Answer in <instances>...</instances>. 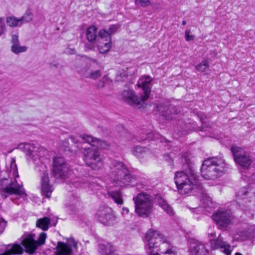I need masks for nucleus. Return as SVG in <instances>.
<instances>
[{"mask_svg": "<svg viewBox=\"0 0 255 255\" xmlns=\"http://www.w3.org/2000/svg\"><path fill=\"white\" fill-rule=\"evenodd\" d=\"M161 137V136L158 133L150 132L145 134L144 133H142L140 135V137L138 138L137 140L139 142H140L146 139L156 140L160 139Z\"/></svg>", "mask_w": 255, "mask_h": 255, "instance_id": "cd10ccee", "label": "nucleus"}, {"mask_svg": "<svg viewBox=\"0 0 255 255\" xmlns=\"http://www.w3.org/2000/svg\"><path fill=\"white\" fill-rule=\"evenodd\" d=\"M79 138L82 139V141L88 143L94 147L106 149L109 146L106 141L89 135H82Z\"/></svg>", "mask_w": 255, "mask_h": 255, "instance_id": "a211bd4d", "label": "nucleus"}, {"mask_svg": "<svg viewBox=\"0 0 255 255\" xmlns=\"http://www.w3.org/2000/svg\"><path fill=\"white\" fill-rule=\"evenodd\" d=\"M96 218L99 222L105 226L113 225L116 221L112 209L106 206L100 207L96 213Z\"/></svg>", "mask_w": 255, "mask_h": 255, "instance_id": "ddd939ff", "label": "nucleus"}, {"mask_svg": "<svg viewBox=\"0 0 255 255\" xmlns=\"http://www.w3.org/2000/svg\"><path fill=\"white\" fill-rule=\"evenodd\" d=\"M209 67V63L207 60L203 61L196 66V69L201 72H204Z\"/></svg>", "mask_w": 255, "mask_h": 255, "instance_id": "c9c22d12", "label": "nucleus"}, {"mask_svg": "<svg viewBox=\"0 0 255 255\" xmlns=\"http://www.w3.org/2000/svg\"><path fill=\"white\" fill-rule=\"evenodd\" d=\"M190 31L189 30H186L185 33V39L186 41H189L193 40L194 36L192 35H190Z\"/></svg>", "mask_w": 255, "mask_h": 255, "instance_id": "37998d69", "label": "nucleus"}, {"mask_svg": "<svg viewBox=\"0 0 255 255\" xmlns=\"http://www.w3.org/2000/svg\"><path fill=\"white\" fill-rule=\"evenodd\" d=\"M107 194L117 204L120 205L123 204V195L120 190H109Z\"/></svg>", "mask_w": 255, "mask_h": 255, "instance_id": "b1692460", "label": "nucleus"}, {"mask_svg": "<svg viewBox=\"0 0 255 255\" xmlns=\"http://www.w3.org/2000/svg\"><path fill=\"white\" fill-rule=\"evenodd\" d=\"M231 151L236 163L244 169H248L253 163L250 153L244 149L236 146H232Z\"/></svg>", "mask_w": 255, "mask_h": 255, "instance_id": "6e6552de", "label": "nucleus"}, {"mask_svg": "<svg viewBox=\"0 0 255 255\" xmlns=\"http://www.w3.org/2000/svg\"><path fill=\"white\" fill-rule=\"evenodd\" d=\"M189 250L190 255H209L206 245L200 242L191 244Z\"/></svg>", "mask_w": 255, "mask_h": 255, "instance_id": "6ab92c4d", "label": "nucleus"}, {"mask_svg": "<svg viewBox=\"0 0 255 255\" xmlns=\"http://www.w3.org/2000/svg\"><path fill=\"white\" fill-rule=\"evenodd\" d=\"M97 29L94 26L89 27L86 31V38L90 42H93L97 36Z\"/></svg>", "mask_w": 255, "mask_h": 255, "instance_id": "c756f323", "label": "nucleus"}, {"mask_svg": "<svg viewBox=\"0 0 255 255\" xmlns=\"http://www.w3.org/2000/svg\"><path fill=\"white\" fill-rule=\"evenodd\" d=\"M118 25H111L107 30L102 29L99 32L98 38H100L106 42H100L98 45L99 51L101 53H105L109 51L111 47V35L115 33L119 29Z\"/></svg>", "mask_w": 255, "mask_h": 255, "instance_id": "9b49d317", "label": "nucleus"}, {"mask_svg": "<svg viewBox=\"0 0 255 255\" xmlns=\"http://www.w3.org/2000/svg\"><path fill=\"white\" fill-rule=\"evenodd\" d=\"M21 24L23 23H28L33 19V13L29 9L26 10L24 14L19 18Z\"/></svg>", "mask_w": 255, "mask_h": 255, "instance_id": "473e14b6", "label": "nucleus"}, {"mask_svg": "<svg viewBox=\"0 0 255 255\" xmlns=\"http://www.w3.org/2000/svg\"><path fill=\"white\" fill-rule=\"evenodd\" d=\"M212 219L219 228L225 230L233 224L235 217L230 210L220 209L213 214Z\"/></svg>", "mask_w": 255, "mask_h": 255, "instance_id": "1a4fd4ad", "label": "nucleus"}, {"mask_svg": "<svg viewBox=\"0 0 255 255\" xmlns=\"http://www.w3.org/2000/svg\"><path fill=\"white\" fill-rule=\"evenodd\" d=\"M6 223L3 219L0 218V235L4 231Z\"/></svg>", "mask_w": 255, "mask_h": 255, "instance_id": "79ce46f5", "label": "nucleus"}, {"mask_svg": "<svg viewBox=\"0 0 255 255\" xmlns=\"http://www.w3.org/2000/svg\"><path fill=\"white\" fill-rule=\"evenodd\" d=\"M35 235L25 234L20 238V243H15L7 245L5 251L0 255H22L23 252L32 254L34 253L37 248L45 243L46 234L42 232L39 236L37 241L34 239Z\"/></svg>", "mask_w": 255, "mask_h": 255, "instance_id": "20e7f679", "label": "nucleus"}, {"mask_svg": "<svg viewBox=\"0 0 255 255\" xmlns=\"http://www.w3.org/2000/svg\"><path fill=\"white\" fill-rule=\"evenodd\" d=\"M110 176L112 182L117 186L125 187L133 180L128 166L123 162L114 160L110 166Z\"/></svg>", "mask_w": 255, "mask_h": 255, "instance_id": "423d86ee", "label": "nucleus"}, {"mask_svg": "<svg viewBox=\"0 0 255 255\" xmlns=\"http://www.w3.org/2000/svg\"><path fill=\"white\" fill-rule=\"evenodd\" d=\"M70 139H71L72 142L75 143H77L79 142V139H78V137L71 136L70 137Z\"/></svg>", "mask_w": 255, "mask_h": 255, "instance_id": "a18cd8bd", "label": "nucleus"}, {"mask_svg": "<svg viewBox=\"0 0 255 255\" xmlns=\"http://www.w3.org/2000/svg\"><path fill=\"white\" fill-rule=\"evenodd\" d=\"M84 159L86 164L94 170L100 169L103 162L98 150L91 146L86 148L84 151Z\"/></svg>", "mask_w": 255, "mask_h": 255, "instance_id": "9d476101", "label": "nucleus"}, {"mask_svg": "<svg viewBox=\"0 0 255 255\" xmlns=\"http://www.w3.org/2000/svg\"><path fill=\"white\" fill-rule=\"evenodd\" d=\"M235 255H243L241 253H236Z\"/></svg>", "mask_w": 255, "mask_h": 255, "instance_id": "603ef678", "label": "nucleus"}, {"mask_svg": "<svg viewBox=\"0 0 255 255\" xmlns=\"http://www.w3.org/2000/svg\"><path fill=\"white\" fill-rule=\"evenodd\" d=\"M145 240V249L148 255H176L174 247L158 231L149 230Z\"/></svg>", "mask_w": 255, "mask_h": 255, "instance_id": "39448f33", "label": "nucleus"}, {"mask_svg": "<svg viewBox=\"0 0 255 255\" xmlns=\"http://www.w3.org/2000/svg\"><path fill=\"white\" fill-rule=\"evenodd\" d=\"M11 41L12 44L19 43L18 36L16 34L12 35Z\"/></svg>", "mask_w": 255, "mask_h": 255, "instance_id": "c03bdc74", "label": "nucleus"}, {"mask_svg": "<svg viewBox=\"0 0 255 255\" xmlns=\"http://www.w3.org/2000/svg\"><path fill=\"white\" fill-rule=\"evenodd\" d=\"M211 246L213 249H220L221 252L226 255H231L233 247L219 237L214 240H210Z\"/></svg>", "mask_w": 255, "mask_h": 255, "instance_id": "f3484780", "label": "nucleus"}, {"mask_svg": "<svg viewBox=\"0 0 255 255\" xmlns=\"http://www.w3.org/2000/svg\"><path fill=\"white\" fill-rule=\"evenodd\" d=\"M158 110L161 113V115L165 117L166 120H171L174 118V115L178 113L176 107L173 105H170L165 107L161 106L158 107Z\"/></svg>", "mask_w": 255, "mask_h": 255, "instance_id": "4be33fe9", "label": "nucleus"}, {"mask_svg": "<svg viewBox=\"0 0 255 255\" xmlns=\"http://www.w3.org/2000/svg\"><path fill=\"white\" fill-rule=\"evenodd\" d=\"M5 30L4 19L3 17H0V36L4 32Z\"/></svg>", "mask_w": 255, "mask_h": 255, "instance_id": "ea45409f", "label": "nucleus"}, {"mask_svg": "<svg viewBox=\"0 0 255 255\" xmlns=\"http://www.w3.org/2000/svg\"><path fill=\"white\" fill-rule=\"evenodd\" d=\"M151 81L152 79L150 77L143 76L138 81V85L142 88L144 93V95L142 96V100L146 101L149 98V95L150 93Z\"/></svg>", "mask_w": 255, "mask_h": 255, "instance_id": "aec40b11", "label": "nucleus"}, {"mask_svg": "<svg viewBox=\"0 0 255 255\" xmlns=\"http://www.w3.org/2000/svg\"><path fill=\"white\" fill-rule=\"evenodd\" d=\"M249 194V191H248V189L244 187L242 188L238 193L237 195V203L239 204L240 206H241V202L240 200L241 199H245L246 198V196Z\"/></svg>", "mask_w": 255, "mask_h": 255, "instance_id": "f704fd0d", "label": "nucleus"}, {"mask_svg": "<svg viewBox=\"0 0 255 255\" xmlns=\"http://www.w3.org/2000/svg\"><path fill=\"white\" fill-rule=\"evenodd\" d=\"M6 22L10 27L21 26L20 19L15 16H8L6 18Z\"/></svg>", "mask_w": 255, "mask_h": 255, "instance_id": "2f4dec72", "label": "nucleus"}, {"mask_svg": "<svg viewBox=\"0 0 255 255\" xmlns=\"http://www.w3.org/2000/svg\"><path fill=\"white\" fill-rule=\"evenodd\" d=\"M94 180V179L92 177H89L86 179H83L75 182V186L76 187H89L92 190H94V188H95L96 186H98L97 184H95L94 182L93 181Z\"/></svg>", "mask_w": 255, "mask_h": 255, "instance_id": "393cba45", "label": "nucleus"}, {"mask_svg": "<svg viewBox=\"0 0 255 255\" xmlns=\"http://www.w3.org/2000/svg\"><path fill=\"white\" fill-rule=\"evenodd\" d=\"M135 3L142 7H146L151 4L149 0H135Z\"/></svg>", "mask_w": 255, "mask_h": 255, "instance_id": "4c0bfd02", "label": "nucleus"}, {"mask_svg": "<svg viewBox=\"0 0 255 255\" xmlns=\"http://www.w3.org/2000/svg\"><path fill=\"white\" fill-rule=\"evenodd\" d=\"M173 154V153L170 152L169 154H166L164 155V160L167 161L170 165H173V158L174 157Z\"/></svg>", "mask_w": 255, "mask_h": 255, "instance_id": "58836bf2", "label": "nucleus"}, {"mask_svg": "<svg viewBox=\"0 0 255 255\" xmlns=\"http://www.w3.org/2000/svg\"><path fill=\"white\" fill-rule=\"evenodd\" d=\"M100 248L104 255H117L115 253L116 248L111 243H107L101 244Z\"/></svg>", "mask_w": 255, "mask_h": 255, "instance_id": "a878e982", "label": "nucleus"}, {"mask_svg": "<svg viewBox=\"0 0 255 255\" xmlns=\"http://www.w3.org/2000/svg\"><path fill=\"white\" fill-rule=\"evenodd\" d=\"M11 50L13 53L17 54L26 51L27 47L26 46H21L19 43H18L12 44Z\"/></svg>", "mask_w": 255, "mask_h": 255, "instance_id": "72a5a7b5", "label": "nucleus"}, {"mask_svg": "<svg viewBox=\"0 0 255 255\" xmlns=\"http://www.w3.org/2000/svg\"><path fill=\"white\" fill-rule=\"evenodd\" d=\"M56 249L55 255H71L72 253L71 247L61 242H58Z\"/></svg>", "mask_w": 255, "mask_h": 255, "instance_id": "5701e85b", "label": "nucleus"}, {"mask_svg": "<svg viewBox=\"0 0 255 255\" xmlns=\"http://www.w3.org/2000/svg\"><path fill=\"white\" fill-rule=\"evenodd\" d=\"M24 149L27 156L28 160H32L35 161L39 155L38 150L39 148L36 146L34 144L26 143L24 145Z\"/></svg>", "mask_w": 255, "mask_h": 255, "instance_id": "412c9836", "label": "nucleus"}, {"mask_svg": "<svg viewBox=\"0 0 255 255\" xmlns=\"http://www.w3.org/2000/svg\"><path fill=\"white\" fill-rule=\"evenodd\" d=\"M226 166L225 161L222 158H209L202 163L201 175L206 180L216 179L223 174Z\"/></svg>", "mask_w": 255, "mask_h": 255, "instance_id": "0eeeda50", "label": "nucleus"}, {"mask_svg": "<svg viewBox=\"0 0 255 255\" xmlns=\"http://www.w3.org/2000/svg\"><path fill=\"white\" fill-rule=\"evenodd\" d=\"M73 246L74 248L76 249L77 248V243L74 242L73 244Z\"/></svg>", "mask_w": 255, "mask_h": 255, "instance_id": "8fccbe9b", "label": "nucleus"}, {"mask_svg": "<svg viewBox=\"0 0 255 255\" xmlns=\"http://www.w3.org/2000/svg\"><path fill=\"white\" fill-rule=\"evenodd\" d=\"M122 210H123V211H122L123 214H128L129 212L128 209V208H125V207L123 208Z\"/></svg>", "mask_w": 255, "mask_h": 255, "instance_id": "de8ad7c7", "label": "nucleus"}, {"mask_svg": "<svg viewBox=\"0 0 255 255\" xmlns=\"http://www.w3.org/2000/svg\"><path fill=\"white\" fill-rule=\"evenodd\" d=\"M92 61V63L90 64V67L88 69H82L79 71V73L85 78L96 80L101 76L102 73L100 69H94L95 68V65L101 67V64L97 62L95 60H93Z\"/></svg>", "mask_w": 255, "mask_h": 255, "instance_id": "2eb2a0df", "label": "nucleus"}, {"mask_svg": "<svg viewBox=\"0 0 255 255\" xmlns=\"http://www.w3.org/2000/svg\"><path fill=\"white\" fill-rule=\"evenodd\" d=\"M188 169L185 171L175 173V183L181 194H192L199 196L204 207H211V199L204 192L202 187L197 179L192 165L187 164Z\"/></svg>", "mask_w": 255, "mask_h": 255, "instance_id": "f257e3e1", "label": "nucleus"}, {"mask_svg": "<svg viewBox=\"0 0 255 255\" xmlns=\"http://www.w3.org/2000/svg\"><path fill=\"white\" fill-rule=\"evenodd\" d=\"M93 45L92 44L86 43L85 49L86 50H91L93 48Z\"/></svg>", "mask_w": 255, "mask_h": 255, "instance_id": "49530a36", "label": "nucleus"}, {"mask_svg": "<svg viewBox=\"0 0 255 255\" xmlns=\"http://www.w3.org/2000/svg\"><path fill=\"white\" fill-rule=\"evenodd\" d=\"M68 166L64 158L56 157L53 160L52 175L57 178H65L68 175Z\"/></svg>", "mask_w": 255, "mask_h": 255, "instance_id": "4468645a", "label": "nucleus"}, {"mask_svg": "<svg viewBox=\"0 0 255 255\" xmlns=\"http://www.w3.org/2000/svg\"><path fill=\"white\" fill-rule=\"evenodd\" d=\"M252 180L253 182H255V173L252 175Z\"/></svg>", "mask_w": 255, "mask_h": 255, "instance_id": "09e8293b", "label": "nucleus"}, {"mask_svg": "<svg viewBox=\"0 0 255 255\" xmlns=\"http://www.w3.org/2000/svg\"><path fill=\"white\" fill-rule=\"evenodd\" d=\"M131 151L135 156L139 158L143 157L145 154L149 152V151L147 148L139 146L133 147Z\"/></svg>", "mask_w": 255, "mask_h": 255, "instance_id": "bb28decb", "label": "nucleus"}, {"mask_svg": "<svg viewBox=\"0 0 255 255\" xmlns=\"http://www.w3.org/2000/svg\"><path fill=\"white\" fill-rule=\"evenodd\" d=\"M122 97L125 102L131 106H142L145 100H142V96L140 98L134 94L131 90H125L122 93Z\"/></svg>", "mask_w": 255, "mask_h": 255, "instance_id": "dca6fc26", "label": "nucleus"}, {"mask_svg": "<svg viewBox=\"0 0 255 255\" xmlns=\"http://www.w3.org/2000/svg\"><path fill=\"white\" fill-rule=\"evenodd\" d=\"M255 227L254 226H250V227L247 228L245 230L241 232L239 235L241 237H245L247 239H251L255 237Z\"/></svg>", "mask_w": 255, "mask_h": 255, "instance_id": "c85d7f7f", "label": "nucleus"}, {"mask_svg": "<svg viewBox=\"0 0 255 255\" xmlns=\"http://www.w3.org/2000/svg\"><path fill=\"white\" fill-rule=\"evenodd\" d=\"M128 79V75L124 70L118 72L116 76V80L119 82L126 81Z\"/></svg>", "mask_w": 255, "mask_h": 255, "instance_id": "e433bc0d", "label": "nucleus"}, {"mask_svg": "<svg viewBox=\"0 0 255 255\" xmlns=\"http://www.w3.org/2000/svg\"><path fill=\"white\" fill-rule=\"evenodd\" d=\"M108 80V78L105 76L102 78L101 80H100L97 84V87L98 88H102L104 87L105 82H107Z\"/></svg>", "mask_w": 255, "mask_h": 255, "instance_id": "a19ab883", "label": "nucleus"}, {"mask_svg": "<svg viewBox=\"0 0 255 255\" xmlns=\"http://www.w3.org/2000/svg\"><path fill=\"white\" fill-rule=\"evenodd\" d=\"M186 24V21L185 20H183L182 22V24L183 25H185Z\"/></svg>", "mask_w": 255, "mask_h": 255, "instance_id": "3c124183", "label": "nucleus"}, {"mask_svg": "<svg viewBox=\"0 0 255 255\" xmlns=\"http://www.w3.org/2000/svg\"><path fill=\"white\" fill-rule=\"evenodd\" d=\"M49 224L50 219L48 217L39 219L36 222L37 227L44 231L48 230Z\"/></svg>", "mask_w": 255, "mask_h": 255, "instance_id": "7c9ffc66", "label": "nucleus"}, {"mask_svg": "<svg viewBox=\"0 0 255 255\" xmlns=\"http://www.w3.org/2000/svg\"><path fill=\"white\" fill-rule=\"evenodd\" d=\"M35 170L42 173L41 179V190L42 194L47 198L51 197V195L54 188L52 185L49 183V179L48 173L47 166L42 163L40 166H37Z\"/></svg>", "mask_w": 255, "mask_h": 255, "instance_id": "f8f14e48", "label": "nucleus"}, {"mask_svg": "<svg viewBox=\"0 0 255 255\" xmlns=\"http://www.w3.org/2000/svg\"><path fill=\"white\" fill-rule=\"evenodd\" d=\"M135 205V212L140 217H148L152 212L156 202L170 216H173L174 212L166 200L159 195L154 197L150 194L141 192L133 198Z\"/></svg>", "mask_w": 255, "mask_h": 255, "instance_id": "f03ea898", "label": "nucleus"}, {"mask_svg": "<svg viewBox=\"0 0 255 255\" xmlns=\"http://www.w3.org/2000/svg\"><path fill=\"white\" fill-rule=\"evenodd\" d=\"M9 180L7 178H2L0 180V197L5 199L7 197L15 195L17 196L16 199L11 200L14 203L18 205V200L21 199L20 202L27 200V195L23 186L17 183L15 177H18V171L15 161H11L10 169Z\"/></svg>", "mask_w": 255, "mask_h": 255, "instance_id": "7ed1b4c3", "label": "nucleus"}]
</instances>
